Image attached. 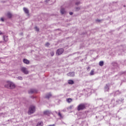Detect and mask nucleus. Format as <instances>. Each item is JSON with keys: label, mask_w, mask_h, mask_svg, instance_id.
<instances>
[{"label": "nucleus", "mask_w": 126, "mask_h": 126, "mask_svg": "<svg viewBox=\"0 0 126 126\" xmlns=\"http://www.w3.org/2000/svg\"><path fill=\"white\" fill-rule=\"evenodd\" d=\"M4 86L6 88H8L9 89H14V88H15V85L10 81H7V84L5 85Z\"/></svg>", "instance_id": "f257e3e1"}, {"label": "nucleus", "mask_w": 126, "mask_h": 126, "mask_svg": "<svg viewBox=\"0 0 126 126\" xmlns=\"http://www.w3.org/2000/svg\"><path fill=\"white\" fill-rule=\"evenodd\" d=\"M87 107H88V104H87V103H82L78 106L77 110L78 111H82V110L86 109Z\"/></svg>", "instance_id": "f03ea898"}, {"label": "nucleus", "mask_w": 126, "mask_h": 126, "mask_svg": "<svg viewBox=\"0 0 126 126\" xmlns=\"http://www.w3.org/2000/svg\"><path fill=\"white\" fill-rule=\"evenodd\" d=\"M35 106L31 105L29 108L28 114L29 115H32V114H34V113H35Z\"/></svg>", "instance_id": "7ed1b4c3"}, {"label": "nucleus", "mask_w": 126, "mask_h": 126, "mask_svg": "<svg viewBox=\"0 0 126 126\" xmlns=\"http://www.w3.org/2000/svg\"><path fill=\"white\" fill-rule=\"evenodd\" d=\"M63 52H64V50H63V48H60L57 50L56 52V55L57 56H61V55L63 53Z\"/></svg>", "instance_id": "20e7f679"}, {"label": "nucleus", "mask_w": 126, "mask_h": 126, "mask_svg": "<svg viewBox=\"0 0 126 126\" xmlns=\"http://www.w3.org/2000/svg\"><path fill=\"white\" fill-rule=\"evenodd\" d=\"M21 70L23 73H24V74H28L29 73V71H28L27 68H26L25 67H22L21 68Z\"/></svg>", "instance_id": "39448f33"}, {"label": "nucleus", "mask_w": 126, "mask_h": 126, "mask_svg": "<svg viewBox=\"0 0 126 126\" xmlns=\"http://www.w3.org/2000/svg\"><path fill=\"white\" fill-rule=\"evenodd\" d=\"M125 99L124 98H120V99H117L116 101V104H122V103H124V100Z\"/></svg>", "instance_id": "423d86ee"}, {"label": "nucleus", "mask_w": 126, "mask_h": 126, "mask_svg": "<svg viewBox=\"0 0 126 126\" xmlns=\"http://www.w3.org/2000/svg\"><path fill=\"white\" fill-rule=\"evenodd\" d=\"M37 91L36 89H31L29 91V94H33V93H37Z\"/></svg>", "instance_id": "0eeeda50"}, {"label": "nucleus", "mask_w": 126, "mask_h": 126, "mask_svg": "<svg viewBox=\"0 0 126 126\" xmlns=\"http://www.w3.org/2000/svg\"><path fill=\"white\" fill-rule=\"evenodd\" d=\"M51 111L49 110H46L45 111H44L43 114L45 115L46 116H50V115H51Z\"/></svg>", "instance_id": "6e6552de"}, {"label": "nucleus", "mask_w": 126, "mask_h": 126, "mask_svg": "<svg viewBox=\"0 0 126 126\" xmlns=\"http://www.w3.org/2000/svg\"><path fill=\"white\" fill-rule=\"evenodd\" d=\"M68 76L73 77L75 75V73L74 72H70L68 74H67Z\"/></svg>", "instance_id": "1a4fd4ad"}, {"label": "nucleus", "mask_w": 126, "mask_h": 126, "mask_svg": "<svg viewBox=\"0 0 126 126\" xmlns=\"http://www.w3.org/2000/svg\"><path fill=\"white\" fill-rule=\"evenodd\" d=\"M109 84H106L105 85V86L104 87V91H105V92L109 91V90L110 89L109 88Z\"/></svg>", "instance_id": "9d476101"}, {"label": "nucleus", "mask_w": 126, "mask_h": 126, "mask_svg": "<svg viewBox=\"0 0 126 126\" xmlns=\"http://www.w3.org/2000/svg\"><path fill=\"white\" fill-rule=\"evenodd\" d=\"M3 39L4 42H7V41H8V36H7L6 35H4L3 36Z\"/></svg>", "instance_id": "9b49d317"}, {"label": "nucleus", "mask_w": 126, "mask_h": 126, "mask_svg": "<svg viewBox=\"0 0 126 126\" xmlns=\"http://www.w3.org/2000/svg\"><path fill=\"white\" fill-rule=\"evenodd\" d=\"M23 10L26 14H29V10L27 8L24 7Z\"/></svg>", "instance_id": "f8f14e48"}, {"label": "nucleus", "mask_w": 126, "mask_h": 126, "mask_svg": "<svg viewBox=\"0 0 126 126\" xmlns=\"http://www.w3.org/2000/svg\"><path fill=\"white\" fill-rule=\"evenodd\" d=\"M23 63H26V64H29L30 62H29V61L26 59H24L23 60Z\"/></svg>", "instance_id": "ddd939ff"}, {"label": "nucleus", "mask_w": 126, "mask_h": 126, "mask_svg": "<svg viewBox=\"0 0 126 126\" xmlns=\"http://www.w3.org/2000/svg\"><path fill=\"white\" fill-rule=\"evenodd\" d=\"M51 97H52V94L51 93L47 94L45 96L46 99H50Z\"/></svg>", "instance_id": "4468645a"}, {"label": "nucleus", "mask_w": 126, "mask_h": 126, "mask_svg": "<svg viewBox=\"0 0 126 126\" xmlns=\"http://www.w3.org/2000/svg\"><path fill=\"white\" fill-rule=\"evenodd\" d=\"M44 125V123L43 122H39L37 123L36 126H43Z\"/></svg>", "instance_id": "2eb2a0df"}, {"label": "nucleus", "mask_w": 126, "mask_h": 126, "mask_svg": "<svg viewBox=\"0 0 126 126\" xmlns=\"http://www.w3.org/2000/svg\"><path fill=\"white\" fill-rule=\"evenodd\" d=\"M6 16L8 17V18H11V17H12V14H11L10 12H8Z\"/></svg>", "instance_id": "dca6fc26"}, {"label": "nucleus", "mask_w": 126, "mask_h": 126, "mask_svg": "<svg viewBox=\"0 0 126 126\" xmlns=\"http://www.w3.org/2000/svg\"><path fill=\"white\" fill-rule=\"evenodd\" d=\"M60 11L62 14H64V13H65V10H64V8H62Z\"/></svg>", "instance_id": "f3484780"}, {"label": "nucleus", "mask_w": 126, "mask_h": 126, "mask_svg": "<svg viewBox=\"0 0 126 126\" xmlns=\"http://www.w3.org/2000/svg\"><path fill=\"white\" fill-rule=\"evenodd\" d=\"M68 84L72 85V84H74V81H73L72 80H69L68 81Z\"/></svg>", "instance_id": "a211bd4d"}, {"label": "nucleus", "mask_w": 126, "mask_h": 126, "mask_svg": "<svg viewBox=\"0 0 126 126\" xmlns=\"http://www.w3.org/2000/svg\"><path fill=\"white\" fill-rule=\"evenodd\" d=\"M66 101L67 102V103H71V102H72V99L70 98H67Z\"/></svg>", "instance_id": "6ab92c4d"}, {"label": "nucleus", "mask_w": 126, "mask_h": 126, "mask_svg": "<svg viewBox=\"0 0 126 126\" xmlns=\"http://www.w3.org/2000/svg\"><path fill=\"white\" fill-rule=\"evenodd\" d=\"M98 64L100 66H103V65H104V62L103 61L99 62Z\"/></svg>", "instance_id": "aec40b11"}, {"label": "nucleus", "mask_w": 126, "mask_h": 126, "mask_svg": "<svg viewBox=\"0 0 126 126\" xmlns=\"http://www.w3.org/2000/svg\"><path fill=\"white\" fill-rule=\"evenodd\" d=\"M58 116L59 117H60V119H63V115H62V114H61V112H59L58 113Z\"/></svg>", "instance_id": "412c9836"}, {"label": "nucleus", "mask_w": 126, "mask_h": 126, "mask_svg": "<svg viewBox=\"0 0 126 126\" xmlns=\"http://www.w3.org/2000/svg\"><path fill=\"white\" fill-rule=\"evenodd\" d=\"M90 75H94V70H92L90 73Z\"/></svg>", "instance_id": "4be33fe9"}, {"label": "nucleus", "mask_w": 126, "mask_h": 126, "mask_svg": "<svg viewBox=\"0 0 126 126\" xmlns=\"http://www.w3.org/2000/svg\"><path fill=\"white\" fill-rule=\"evenodd\" d=\"M120 94H121V92L117 91L115 92V95H120Z\"/></svg>", "instance_id": "5701e85b"}, {"label": "nucleus", "mask_w": 126, "mask_h": 126, "mask_svg": "<svg viewBox=\"0 0 126 126\" xmlns=\"http://www.w3.org/2000/svg\"><path fill=\"white\" fill-rule=\"evenodd\" d=\"M54 55H55V53L54 52V51H52L51 52H50V55L51 56V57H54Z\"/></svg>", "instance_id": "b1692460"}, {"label": "nucleus", "mask_w": 126, "mask_h": 126, "mask_svg": "<svg viewBox=\"0 0 126 126\" xmlns=\"http://www.w3.org/2000/svg\"><path fill=\"white\" fill-rule=\"evenodd\" d=\"M34 29H35V31H37V32H39V28H38V27H35Z\"/></svg>", "instance_id": "393cba45"}, {"label": "nucleus", "mask_w": 126, "mask_h": 126, "mask_svg": "<svg viewBox=\"0 0 126 126\" xmlns=\"http://www.w3.org/2000/svg\"><path fill=\"white\" fill-rule=\"evenodd\" d=\"M111 104H114V105H115V99H112V100H111Z\"/></svg>", "instance_id": "a878e982"}, {"label": "nucleus", "mask_w": 126, "mask_h": 126, "mask_svg": "<svg viewBox=\"0 0 126 126\" xmlns=\"http://www.w3.org/2000/svg\"><path fill=\"white\" fill-rule=\"evenodd\" d=\"M17 79H19V80H22V79H23V78L21 76L18 77Z\"/></svg>", "instance_id": "bb28decb"}, {"label": "nucleus", "mask_w": 126, "mask_h": 126, "mask_svg": "<svg viewBox=\"0 0 126 126\" xmlns=\"http://www.w3.org/2000/svg\"><path fill=\"white\" fill-rule=\"evenodd\" d=\"M87 71H90V67H89V66L87 67Z\"/></svg>", "instance_id": "cd10ccee"}, {"label": "nucleus", "mask_w": 126, "mask_h": 126, "mask_svg": "<svg viewBox=\"0 0 126 126\" xmlns=\"http://www.w3.org/2000/svg\"><path fill=\"white\" fill-rule=\"evenodd\" d=\"M75 4H76V5H78V4H80V2H79V1L76 2L75 3Z\"/></svg>", "instance_id": "c85d7f7f"}, {"label": "nucleus", "mask_w": 126, "mask_h": 126, "mask_svg": "<svg viewBox=\"0 0 126 126\" xmlns=\"http://www.w3.org/2000/svg\"><path fill=\"white\" fill-rule=\"evenodd\" d=\"M0 21H2V22H3L4 21V19H3V18H1Z\"/></svg>", "instance_id": "c756f323"}, {"label": "nucleus", "mask_w": 126, "mask_h": 126, "mask_svg": "<svg viewBox=\"0 0 126 126\" xmlns=\"http://www.w3.org/2000/svg\"><path fill=\"white\" fill-rule=\"evenodd\" d=\"M96 22H101V20L97 19L95 20Z\"/></svg>", "instance_id": "7c9ffc66"}, {"label": "nucleus", "mask_w": 126, "mask_h": 126, "mask_svg": "<svg viewBox=\"0 0 126 126\" xmlns=\"http://www.w3.org/2000/svg\"><path fill=\"white\" fill-rule=\"evenodd\" d=\"M46 46H49V45H50V43H49V42H47L46 43Z\"/></svg>", "instance_id": "2f4dec72"}, {"label": "nucleus", "mask_w": 126, "mask_h": 126, "mask_svg": "<svg viewBox=\"0 0 126 126\" xmlns=\"http://www.w3.org/2000/svg\"><path fill=\"white\" fill-rule=\"evenodd\" d=\"M47 126H56V125L55 124L50 125H48Z\"/></svg>", "instance_id": "473e14b6"}, {"label": "nucleus", "mask_w": 126, "mask_h": 126, "mask_svg": "<svg viewBox=\"0 0 126 126\" xmlns=\"http://www.w3.org/2000/svg\"><path fill=\"white\" fill-rule=\"evenodd\" d=\"M69 14L70 15H72V14H73V13L72 12H69Z\"/></svg>", "instance_id": "72a5a7b5"}, {"label": "nucleus", "mask_w": 126, "mask_h": 126, "mask_svg": "<svg viewBox=\"0 0 126 126\" xmlns=\"http://www.w3.org/2000/svg\"><path fill=\"white\" fill-rule=\"evenodd\" d=\"M125 51L124 49H122V50H120L119 52H124Z\"/></svg>", "instance_id": "f704fd0d"}, {"label": "nucleus", "mask_w": 126, "mask_h": 126, "mask_svg": "<svg viewBox=\"0 0 126 126\" xmlns=\"http://www.w3.org/2000/svg\"><path fill=\"white\" fill-rule=\"evenodd\" d=\"M46 2H48V1H50V0H46Z\"/></svg>", "instance_id": "c9c22d12"}, {"label": "nucleus", "mask_w": 126, "mask_h": 126, "mask_svg": "<svg viewBox=\"0 0 126 126\" xmlns=\"http://www.w3.org/2000/svg\"><path fill=\"white\" fill-rule=\"evenodd\" d=\"M31 98H32V99H34L35 97L33 96H32Z\"/></svg>", "instance_id": "e433bc0d"}, {"label": "nucleus", "mask_w": 126, "mask_h": 126, "mask_svg": "<svg viewBox=\"0 0 126 126\" xmlns=\"http://www.w3.org/2000/svg\"><path fill=\"white\" fill-rule=\"evenodd\" d=\"M2 34V32H1V31H0V35H1Z\"/></svg>", "instance_id": "4c0bfd02"}, {"label": "nucleus", "mask_w": 126, "mask_h": 126, "mask_svg": "<svg viewBox=\"0 0 126 126\" xmlns=\"http://www.w3.org/2000/svg\"><path fill=\"white\" fill-rule=\"evenodd\" d=\"M72 106H70V107H69V109H72Z\"/></svg>", "instance_id": "58836bf2"}, {"label": "nucleus", "mask_w": 126, "mask_h": 126, "mask_svg": "<svg viewBox=\"0 0 126 126\" xmlns=\"http://www.w3.org/2000/svg\"><path fill=\"white\" fill-rule=\"evenodd\" d=\"M124 73H125V74H126V72H123L122 73V74H124Z\"/></svg>", "instance_id": "ea45409f"}, {"label": "nucleus", "mask_w": 126, "mask_h": 126, "mask_svg": "<svg viewBox=\"0 0 126 126\" xmlns=\"http://www.w3.org/2000/svg\"><path fill=\"white\" fill-rule=\"evenodd\" d=\"M120 49H123V46H120Z\"/></svg>", "instance_id": "a19ab883"}, {"label": "nucleus", "mask_w": 126, "mask_h": 126, "mask_svg": "<svg viewBox=\"0 0 126 126\" xmlns=\"http://www.w3.org/2000/svg\"><path fill=\"white\" fill-rule=\"evenodd\" d=\"M3 113H0V116H1V115H2Z\"/></svg>", "instance_id": "79ce46f5"}, {"label": "nucleus", "mask_w": 126, "mask_h": 126, "mask_svg": "<svg viewBox=\"0 0 126 126\" xmlns=\"http://www.w3.org/2000/svg\"><path fill=\"white\" fill-rule=\"evenodd\" d=\"M124 7H126V5H124Z\"/></svg>", "instance_id": "37998d69"}, {"label": "nucleus", "mask_w": 126, "mask_h": 126, "mask_svg": "<svg viewBox=\"0 0 126 126\" xmlns=\"http://www.w3.org/2000/svg\"><path fill=\"white\" fill-rule=\"evenodd\" d=\"M77 8V9H79V8H78V7H77V8Z\"/></svg>", "instance_id": "c03bdc74"}, {"label": "nucleus", "mask_w": 126, "mask_h": 126, "mask_svg": "<svg viewBox=\"0 0 126 126\" xmlns=\"http://www.w3.org/2000/svg\"><path fill=\"white\" fill-rule=\"evenodd\" d=\"M0 43H2V41H0Z\"/></svg>", "instance_id": "a18cd8bd"}, {"label": "nucleus", "mask_w": 126, "mask_h": 126, "mask_svg": "<svg viewBox=\"0 0 126 126\" xmlns=\"http://www.w3.org/2000/svg\"><path fill=\"white\" fill-rule=\"evenodd\" d=\"M118 55H121V54H120V53H118Z\"/></svg>", "instance_id": "49530a36"}, {"label": "nucleus", "mask_w": 126, "mask_h": 126, "mask_svg": "<svg viewBox=\"0 0 126 126\" xmlns=\"http://www.w3.org/2000/svg\"><path fill=\"white\" fill-rule=\"evenodd\" d=\"M56 114H58V112H56Z\"/></svg>", "instance_id": "de8ad7c7"}]
</instances>
